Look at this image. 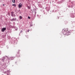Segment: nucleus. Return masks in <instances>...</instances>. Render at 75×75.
Returning <instances> with one entry per match:
<instances>
[{
    "mask_svg": "<svg viewBox=\"0 0 75 75\" xmlns=\"http://www.w3.org/2000/svg\"><path fill=\"white\" fill-rule=\"evenodd\" d=\"M64 31H65V32H64L63 33V34L64 35H70V34H71V33L68 30V28H66L65 29Z\"/></svg>",
    "mask_w": 75,
    "mask_h": 75,
    "instance_id": "nucleus-1",
    "label": "nucleus"
},
{
    "mask_svg": "<svg viewBox=\"0 0 75 75\" xmlns=\"http://www.w3.org/2000/svg\"><path fill=\"white\" fill-rule=\"evenodd\" d=\"M22 6H23V5L21 3H20V4L18 5V7L19 8H21Z\"/></svg>",
    "mask_w": 75,
    "mask_h": 75,
    "instance_id": "nucleus-2",
    "label": "nucleus"
},
{
    "mask_svg": "<svg viewBox=\"0 0 75 75\" xmlns=\"http://www.w3.org/2000/svg\"><path fill=\"white\" fill-rule=\"evenodd\" d=\"M6 30V28H4L1 29V31L2 32H4V31H5Z\"/></svg>",
    "mask_w": 75,
    "mask_h": 75,
    "instance_id": "nucleus-3",
    "label": "nucleus"
},
{
    "mask_svg": "<svg viewBox=\"0 0 75 75\" xmlns=\"http://www.w3.org/2000/svg\"><path fill=\"white\" fill-rule=\"evenodd\" d=\"M16 18H13V19H12L11 20V21H16Z\"/></svg>",
    "mask_w": 75,
    "mask_h": 75,
    "instance_id": "nucleus-4",
    "label": "nucleus"
},
{
    "mask_svg": "<svg viewBox=\"0 0 75 75\" xmlns=\"http://www.w3.org/2000/svg\"><path fill=\"white\" fill-rule=\"evenodd\" d=\"M22 16H19V18L21 20L22 19Z\"/></svg>",
    "mask_w": 75,
    "mask_h": 75,
    "instance_id": "nucleus-5",
    "label": "nucleus"
},
{
    "mask_svg": "<svg viewBox=\"0 0 75 75\" xmlns=\"http://www.w3.org/2000/svg\"><path fill=\"white\" fill-rule=\"evenodd\" d=\"M13 15H14V13L13 12H12L11 16H13Z\"/></svg>",
    "mask_w": 75,
    "mask_h": 75,
    "instance_id": "nucleus-6",
    "label": "nucleus"
},
{
    "mask_svg": "<svg viewBox=\"0 0 75 75\" xmlns=\"http://www.w3.org/2000/svg\"><path fill=\"white\" fill-rule=\"evenodd\" d=\"M12 6H14V7L16 6V4H12Z\"/></svg>",
    "mask_w": 75,
    "mask_h": 75,
    "instance_id": "nucleus-7",
    "label": "nucleus"
},
{
    "mask_svg": "<svg viewBox=\"0 0 75 75\" xmlns=\"http://www.w3.org/2000/svg\"><path fill=\"white\" fill-rule=\"evenodd\" d=\"M15 0H12V2L13 3H15Z\"/></svg>",
    "mask_w": 75,
    "mask_h": 75,
    "instance_id": "nucleus-8",
    "label": "nucleus"
},
{
    "mask_svg": "<svg viewBox=\"0 0 75 75\" xmlns=\"http://www.w3.org/2000/svg\"><path fill=\"white\" fill-rule=\"evenodd\" d=\"M28 8H29V9H30V7L29 6H28Z\"/></svg>",
    "mask_w": 75,
    "mask_h": 75,
    "instance_id": "nucleus-9",
    "label": "nucleus"
},
{
    "mask_svg": "<svg viewBox=\"0 0 75 75\" xmlns=\"http://www.w3.org/2000/svg\"><path fill=\"white\" fill-rule=\"evenodd\" d=\"M28 18H29V19H30V17L29 16H28Z\"/></svg>",
    "mask_w": 75,
    "mask_h": 75,
    "instance_id": "nucleus-10",
    "label": "nucleus"
},
{
    "mask_svg": "<svg viewBox=\"0 0 75 75\" xmlns=\"http://www.w3.org/2000/svg\"><path fill=\"white\" fill-rule=\"evenodd\" d=\"M18 30V28H17L16 29H15V30L17 31V30Z\"/></svg>",
    "mask_w": 75,
    "mask_h": 75,
    "instance_id": "nucleus-11",
    "label": "nucleus"
},
{
    "mask_svg": "<svg viewBox=\"0 0 75 75\" xmlns=\"http://www.w3.org/2000/svg\"><path fill=\"white\" fill-rule=\"evenodd\" d=\"M29 31H30V30H28V32H29Z\"/></svg>",
    "mask_w": 75,
    "mask_h": 75,
    "instance_id": "nucleus-12",
    "label": "nucleus"
},
{
    "mask_svg": "<svg viewBox=\"0 0 75 75\" xmlns=\"http://www.w3.org/2000/svg\"><path fill=\"white\" fill-rule=\"evenodd\" d=\"M3 6H4V4H3Z\"/></svg>",
    "mask_w": 75,
    "mask_h": 75,
    "instance_id": "nucleus-13",
    "label": "nucleus"
}]
</instances>
